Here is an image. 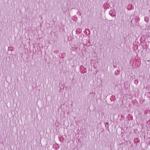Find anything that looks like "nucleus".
Here are the masks:
<instances>
[{
  "label": "nucleus",
  "instance_id": "1",
  "mask_svg": "<svg viewBox=\"0 0 150 150\" xmlns=\"http://www.w3.org/2000/svg\"><path fill=\"white\" fill-rule=\"evenodd\" d=\"M138 81L137 80H135L134 81V83L135 84H137Z\"/></svg>",
  "mask_w": 150,
  "mask_h": 150
},
{
  "label": "nucleus",
  "instance_id": "2",
  "mask_svg": "<svg viewBox=\"0 0 150 150\" xmlns=\"http://www.w3.org/2000/svg\"><path fill=\"white\" fill-rule=\"evenodd\" d=\"M145 22H146V21L145 20Z\"/></svg>",
  "mask_w": 150,
  "mask_h": 150
},
{
  "label": "nucleus",
  "instance_id": "3",
  "mask_svg": "<svg viewBox=\"0 0 150 150\" xmlns=\"http://www.w3.org/2000/svg\"><path fill=\"white\" fill-rule=\"evenodd\" d=\"M145 22H146V21L145 20Z\"/></svg>",
  "mask_w": 150,
  "mask_h": 150
}]
</instances>
